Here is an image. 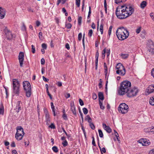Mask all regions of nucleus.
Instances as JSON below:
<instances>
[{
	"label": "nucleus",
	"instance_id": "1",
	"mask_svg": "<svg viewBox=\"0 0 154 154\" xmlns=\"http://www.w3.org/2000/svg\"><path fill=\"white\" fill-rule=\"evenodd\" d=\"M134 11V9L131 5L125 4L116 8V15L118 18L123 19L131 16Z\"/></svg>",
	"mask_w": 154,
	"mask_h": 154
},
{
	"label": "nucleus",
	"instance_id": "2",
	"mask_svg": "<svg viewBox=\"0 0 154 154\" xmlns=\"http://www.w3.org/2000/svg\"><path fill=\"white\" fill-rule=\"evenodd\" d=\"M116 34L118 39L121 40L127 38L129 35L127 29L123 27L118 28L116 31Z\"/></svg>",
	"mask_w": 154,
	"mask_h": 154
},
{
	"label": "nucleus",
	"instance_id": "3",
	"mask_svg": "<svg viewBox=\"0 0 154 154\" xmlns=\"http://www.w3.org/2000/svg\"><path fill=\"white\" fill-rule=\"evenodd\" d=\"M131 87V82L128 81H123L121 84L119 93V95H123L125 94Z\"/></svg>",
	"mask_w": 154,
	"mask_h": 154
},
{
	"label": "nucleus",
	"instance_id": "4",
	"mask_svg": "<svg viewBox=\"0 0 154 154\" xmlns=\"http://www.w3.org/2000/svg\"><path fill=\"white\" fill-rule=\"evenodd\" d=\"M13 92L15 94L18 95L19 94L20 84L17 79H13Z\"/></svg>",
	"mask_w": 154,
	"mask_h": 154
},
{
	"label": "nucleus",
	"instance_id": "5",
	"mask_svg": "<svg viewBox=\"0 0 154 154\" xmlns=\"http://www.w3.org/2000/svg\"><path fill=\"white\" fill-rule=\"evenodd\" d=\"M139 92L138 88L136 87L131 88L126 93L127 97H133L136 96Z\"/></svg>",
	"mask_w": 154,
	"mask_h": 154
},
{
	"label": "nucleus",
	"instance_id": "6",
	"mask_svg": "<svg viewBox=\"0 0 154 154\" xmlns=\"http://www.w3.org/2000/svg\"><path fill=\"white\" fill-rule=\"evenodd\" d=\"M116 69L117 70L116 71V73L121 76H124L125 74V69L121 63H118L116 66Z\"/></svg>",
	"mask_w": 154,
	"mask_h": 154
},
{
	"label": "nucleus",
	"instance_id": "7",
	"mask_svg": "<svg viewBox=\"0 0 154 154\" xmlns=\"http://www.w3.org/2000/svg\"><path fill=\"white\" fill-rule=\"evenodd\" d=\"M129 107L128 105L125 103H121L118 107V110L119 112L122 114H125L127 112L128 110Z\"/></svg>",
	"mask_w": 154,
	"mask_h": 154
},
{
	"label": "nucleus",
	"instance_id": "8",
	"mask_svg": "<svg viewBox=\"0 0 154 154\" xmlns=\"http://www.w3.org/2000/svg\"><path fill=\"white\" fill-rule=\"evenodd\" d=\"M149 44L147 47L148 51L151 53H154V43L152 40H149Z\"/></svg>",
	"mask_w": 154,
	"mask_h": 154
},
{
	"label": "nucleus",
	"instance_id": "9",
	"mask_svg": "<svg viewBox=\"0 0 154 154\" xmlns=\"http://www.w3.org/2000/svg\"><path fill=\"white\" fill-rule=\"evenodd\" d=\"M18 60H19L20 64V67L23 66V62L24 60V55L23 52H20L18 55Z\"/></svg>",
	"mask_w": 154,
	"mask_h": 154
},
{
	"label": "nucleus",
	"instance_id": "10",
	"mask_svg": "<svg viewBox=\"0 0 154 154\" xmlns=\"http://www.w3.org/2000/svg\"><path fill=\"white\" fill-rule=\"evenodd\" d=\"M138 142L144 146H147L150 144L149 140L146 139H141L138 141Z\"/></svg>",
	"mask_w": 154,
	"mask_h": 154
},
{
	"label": "nucleus",
	"instance_id": "11",
	"mask_svg": "<svg viewBox=\"0 0 154 154\" xmlns=\"http://www.w3.org/2000/svg\"><path fill=\"white\" fill-rule=\"evenodd\" d=\"M23 86L25 91L31 90V85L27 81H24L23 82Z\"/></svg>",
	"mask_w": 154,
	"mask_h": 154
},
{
	"label": "nucleus",
	"instance_id": "12",
	"mask_svg": "<svg viewBox=\"0 0 154 154\" xmlns=\"http://www.w3.org/2000/svg\"><path fill=\"white\" fill-rule=\"evenodd\" d=\"M17 132L16 134L24 135V133L23 132V130L21 126H18L17 127Z\"/></svg>",
	"mask_w": 154,
	"mask_h": 154
},
{
	"label": "nucleus",
	"instance_id": "13",
	"mask_svg": "<svg viewBox=\"0 0 154 154\" xmlns=\"http://www.w3.org/2000/svg\"><path fill=\"white\" fill-rule=\"evenodd\" d=\"M70 107L71 110L73 114L74 115H76V109L73 102H71L70 103Z\"/></svg>",
	"mask_w": 154,
	"mask_h": 154
},
{
	"label": "nucleus",
	"instance_id": "14",
	"mask_svg": "<svg viewBox=\"0 0 154 154\" xmlns=\"http://www.w3.org/2000/svg\"><path fill=\"white\" fill-rule=\"evenodd\" d=\"M103 127L104 129L108 133H110L112 131V129L109 126H107L105 123L103 124Z\"/></svg>",
	"mask_w": 154,
	"mask_h": 154
},
{
	"label": "nucleus",
	"instance_id": "15",
	"mask_svg": "<svg viewBox=\"0 0 154 154\" xmlns=\"http://www.w3.org/2000/svg\"><path fill=\"white\" fill-rule=\"evenodd\" d=\"M147 92L149 94H150L154 92V85H150L147 88Z\"/></svg>",
	"mask_w": 154,
	"mask_h": 154
},
{
	"label": "nucleus",
	"instance_id": "16",
	"mask_svg": "<svg viewBox=\"0 0 154 154\" xmlns=\"http://www.w3.org/2000/svg\"><path fill=\"white\" fill-rule=\"evenodd\" d=\"M5 10L0 7V17L1 19H3L5 14Z\"/></svg>",
	"mask_w": 154,
	"mask_h": 154
},
{
	"label": "nucleus",
	"instance_id": "17",
	"mask_svg": "<svg viewBox=\"0 0 154 154\" xmlns=\"http://www.w3.org/2000/svg\"><path fill=\"white\" fill-rule=\"evenodd\" d=\"M21 103V101H18L17 103L16 107L15 109V110L17 113H18L19 112L20 110L21 109V106H20V104Z\"/></svg>",
	"mask_w": 154,
	"mask_h": 154
},
{
	"label": "nucleus",
	"instance_id": "18",
	"mask_svg": "<svg viewBox=\"0 0 154 154\" xmlns=\"http://www.w3.org/2000/svg\"><path fill=\"white\" fill-rule=\"evenodd\" d=\"M45 122L47 125H48L50 122L51 118L49 114L45 115Z\"/></svg>",
	"mask_w": 154,
	"mask_h": 154
},
{
	"label": "nucleus",
	"instance_id": "19",
	"mask_svg": "<svg viewBox=\"0 0 154 154\" xmlns=\"http://www.w3.org/2000/svg\"><path fill=\"white\" fill-rule=\"evenodd\" d=\"M6 35L8 39H11L13 37V35L10 31H8L7 33H6Z\"/></svg>",
	"mask_w": 154,
	"mask_h": 154
},
{
	"label": "nucleus",
	"instance_id": "20",
	"mask_svg": "<svg viewBox=\"0 0 154 154\" xmlns=\"http://www.w3.org/2000/svg\"><path fill=\"white\" fill-rule=\"evenodd\" d=\"M23 135V134H16L15 137L17 140H20L22 139Z\"/></svg>",
	"mask_w": 154,
	"mask_h": 154
},
{
	"label": "nucleus",
	"instance_id": "21",
	"mask_svg": "<svg viewBox=\"0 0 154 154\" xmlns=\"http://www.w3.org/2000/svg\"><path fill=\"white\" fill-rule=\"evenodd\" d=\"M98 97L99 100H103L104 99L103 93L102 92H99L98 93Z\"/></svg>",
	"mask_w": 154,
	"mask_h": 154
},
{
	"label": "nucleus",
	"instance_id": "22",
	"mask_svg": "<svg viewBox=\"0 0 154 154\" xmlns=\"http://www.w3.org/2000/svg\"><path fill=\"white\" fill-rule=\"evenodd\" d=\"M85 120L87 121L89 123H92V119L88 115L85 118Z\"/></svg>",
	"mask_w": 154,
	"mask_h": 154
},
{
	"label": "nucleus",
	"instance_id": "23",
	"mask_svg": "<svg viewBox=\"0 0 154 154\" xmlns=\"http://www.w3.org/2000/svg\"><path fill=\"white\" fill-rule=\"evenodd\" d=\"M51 105L53 115L54 116H56V114L55 111V108L53 102H51Z\"/></svg>",
	"mask_w": 154,
	"mask_h": 154
},
{
	"label": "nucleus",
	"instance_id": "24",
	"mask_svg": "<svg viewBox=\"0 0 154 154\" xmlns=\"http://www.w3.org/2000/svg\"><path fill=\"white\" fill-rule=\"evenodd\" d=\"M120 56L122 57V59H126L128 57L129 54H120Z\"/></svg>",
	"mask_w": 154,
	"mask_h": 154
},
{
	"label": "nucleus",
	"instance_id": "25",
	"mask_svg": "<svg viewBox=\"0 0 154 154\" xmlns=\"http://www.w3.org/2000/svg\"><path fill=\"white\" fill-rule=\"evenodd\" d=\"M146 2L145 1H143L140 4V7L143 8L146 6Z\"/></svg>",
	"mask_w": 154,
	"mask_h": 154
},
{
	"label": "nucleus",
	"instance_id": "26",
	"mask_svg": "<svg viewBox=\"0 0 154 154\" xmlns=\"http://www.w3.org/2000/svg\"><path fill=\"white\" fill-rule=\"evenodd\" d=\"M149 103L150 105H154V96L150 98Z\"/></svg>",
	"mask_w": 154,
	"mask_h": 154
},
{
	"label": "nucleus",
	"instance_id": "27",
	"mask_svg": "<svg viewBox=\"0 0 154 154\" xmlns=\"http://www.w3.org/2000/svg\"><path fill=\"white\" fill-rule=\"evenodd\" d=\"M26 91V96L28 97H30L31 95V90Z\"/></svg>",
	"mask_w": 154,
	"mask_h": 154
},
{
	"label": "nucleus",
	"instance_id": "28",
	"mask_svg": "<svg viewBox=\"0 0 154 154\" xmlns=\"http://www.w3.org/2000/svg\"><path fill=\"white\" fill-rule=\"evenodd\" d=\"M82 17L81 16H78V22L79 25H81L82 23Z\"/></svg>",
	"mask_w": 154,
	"mask_h": 154
},
{
	"label": "nucleus",
	"instance_id": "29",
	"mask_svg": "<svg viewBox=\"0 0 154 154\" xmlns=\"http://www.w3.org/2000/svg\"><path fill=\"white\" fill-rule=\"evenodd\" d=\"M98 144L99 145V147L100 149V150L101 152H103L105 153L106 152V149L105 147H103L102 148H101L100 146H99V143L98 142Z\"/></svg>",
	"mask_w": 154,
	"mask_h": 154
},
{
	"label": "nucleus",
	"instance_id": "30",
	"mask_svg": "<svg viewBox=\"0 0 154 154\" xmlns=\"http://www.w3.org/2000/svg\"><path fill=\"white\" fill-rule=\"evenodd\" d=\"M66 27L68 29H70L72 26V24L69 23H66L65 24Z\"/></svg>",
	"mask_w": 154,
	"mask_h": 154
},
{
	"label": "nucleus",
	"instance_id": "31",
	"mask_svg": "<svg viewBox=\"0 0 154 154\" xmlns=\"http://www.w3.org/2000/svg\"><path fill=\"white\" fill-rule=\"evenodd\" d=\"M126 0H115V3L116 4H119L121 2H124Z\"/></svg>",
	"mask_w": 154,
	"mask_h": 154
},
{
	"label": "nucleus",
	"instance_id": "32",
	"mask_svg": "<svg viewBox=\"0 0 154 154\" xmlns=\"http://www.w3.org/2000/svg\"><path fill=\"white\" fill-rule=\"evenodd\" d=\"M62 144L63 145V146L65 147L68 145V143L67 141L66 140L63 141L62 142Z\"/></svg>",
	"mask_w": 154,
	"mask_h": 154
},
{
	"label": "nucleus",
	"instance_id": "33",
	"mask_svg": "<svg viewBox=\"0 0 154 154\" xmlns=\"http://www.w3.org/2000/svg\"><path fill=\"white\" fill-rule=\"evenodd\" d=\"M98 131L99 135L100 137L101 138L103 137V132H102V131H101V130L100 129H99V130H98Z\"/></svg>",
	"mask_w": 154,
	"mask_h": 154
},
{
	"label": "nucleus",
	"instance_id": "34",
	"mask_svg": "<svg viewBox=\"0 0 154 154\" xmlns=\"http://www.w3.org/2000/svg\"><path fill=\"white\" fill-rule=\"evenodd\" d=\"M104 7L105 8V11L106 13H107V4L106 3V0H104Z\"/></svg>",
	"mask_w": 154,
	"mask_h": 154
},
{
	"label": "nucleus",
	"instance_id": "35",
	"mask_svg": "<svg viewBox=\"0 0 154 154\" xmlns=\"http://www.w3.org/2000/svg\"><path fill=\"white\" fill-rule=\"evenodd\" d=\"M99 103L100 109H104L105 108L104 106H103L102 103L100 100H99Z\"/></svg>",
	"mask_w": 154,
	"mask_h": 154
},
{
	"label": "nucleus",
	"instance_id": "36",
	"mask_svg": "<svg viewBox=\"0 0 154 154\" xmlns=\"http://www.w3.org/2000/svg\"><path fill=\"white\" fill-rule=\"evenodd\" d=\"M103 25L102 24H101L100 27V31L101 32V34H103Z\"/></svg>",
	"mask_w": 154,
	"mask_h": 154
},
{
	"label": "nucleus",
	"instance_id": "37",
	"mask_svg": "<svg viewBox=\"0 0 154 154\" xmlns=\"http://www.w3.org/2000/svg\"><path fill=\"white\" fill-rule=\"evenodd\" d=\"M63 112H64V114H63V115L62 116L64 120H66L67 119H67V116H66V114L65 113V110H63Z\"/></svg>",
	"mask_w": 154,
	"mask_h": 154
},
{
	"label": "nucleus",
	"instance_id": "38",
	"mask_svg": "<svg viewBox=\"0 0 154 154\" xmlns=\"http://www.w3.org/2000/svg\"><path fill=\"white\" fill-rule=\"evenodd\" d=\"M52 149L54 152H58V148L56 146H54L52 147Z\"/></svg>",
	"mask_w": 154,
	"mask_h": 154
},
{
	"label": "nucleus",
	"instance_id": "39",
	"mask_svg": "<svg viewBox=\"0 0 154 154\" xmlns=\"http://www.w3.org/2000/svg\"><path fill=\"white\" fill-rule=\"evenodd\" d=\"M83 112L85 114H86L88 113V109L86 108H84L82 109Z\"/></svg>",
	"mask_w": 154,
	"mask_h": 154
},
{
	"label": "nucleus",
	"instance_id": "40",
	"mask_svg": "<svg viewBox=\"0 0 154 154\" xmlns=\"http://www.w3.org/2000/svg\"><path fill=\"white\" fill-rule=\"evenodd\" d=\"M80 0H76V5L77 6V7H79L80 5Z\"/></svg>",
	"mask_w": 154,
	"mask_h": 154
},
{
	"label": "nucleus",
	"instance_id": "41",
	"mask_svg": "<svg viewBox=\"0 0 154 154\" xmlns=\"http://www.w3.org/2000/svg\"><path fill=\"white\" fill-rule=\"evenodd\" d=\"M89 126L92 129L94 130L95 129V127L93 123H89Z\"/></svg>",
	"mask_w": 154,
	"mask_h": 154
},
{
	"label": "nucleus",
	"instance_id": "42",
	"mask_svg": "<svg viewBox=\"0 0 154 154\" xmlns=\"http://www.w3.org/2000/svg\"><path fill=\"white\" fill-rule=\"evenodd\" d=\"M92 34H93V30L91 29H90L89 30V31L88 33V35L89 36V37H91L92 36Z\"/></svg>",
	"mask_w": 154,
	"mask_h": 154
},
{
	"label": "nucleus",
	"instance_id": "43",
	"mask_svg": "<svg viewBox=\"0 0 154 154\" xmlns=\"http://www.w3.org/2000/svg\"><path fill=\"white\" fill-rule=\"evenodd\" d=\"M4 113V109L3 107L0 108V114L3 115Z\"/></svg>",
	"mask_w": 154,
	"mask_h": 154
},
{
	"label": "nucleus",
	"instance_id": "44",
	"mask_svg": "<svg viewBox=\"0 0 154 154\" xmlns=\"http://www.w3.org/2000/svg\"><path fill=\"white\" fill-rule=\"evenodd\" d=\"M32 52L33 53H35V48L34 46L33 45H32Z\"/></svg>",
	"mask_w": 154,
	"mask_h": 154
},
{
	"label": "nucleus",
	"instance_id": "45",
	"mask_svg": "<svg viewBox=\"0 0 154 154\" xmlns=\"http://www.w3.org/2000/svg\"><path fill=\"white\" fill-rule=\"evenodd\" d=\"M102 79H100L99 83L98 84V86H99V88H101L102 87Z\"/></svg>",
	"mask_w": 154,
	"mask_h": 154
},
{
	"label": "nucleus",
	"instance_id": "46",
	"mask_svg": "<svg viewBox=\"0 0 154 154\" xmlns=\"http://www.w3.org/2000/svg\"><path fill=\"white\" fill-rule=\"evenodd\" d=\"M141 27H138L136 30V32L137 34L139 33L141 31Z\"/></svg>",
	"mask_w": 154,
	"mask_h": 154
},
{
	"label": "nucleus",
	"instance_id": "47",
	"mask_svg": "<svg viewBox=\"0 0 154 154\" xmlns=\"http://www.w3.org/2000/svg\"><path fill=\"white\" fill-rule=\"evenodd\" d=\"M112 26H110L109 27V31H108V34L109 35V36L111 34V31H112Z\"/></svg>",
	"mask_w": 154,
	"mask_h": 154
},
{
	"label": "nucleus",
	"instance_id": "48",
	"mask_svg": "<svg viewBox=\"0 0 154 154\" xmlns=\"http://www.w3.org/2000/svg\"><path fill=\"white\" fill-rule=\"evenodd\" d=\"M98 57H99V53H98V52L97 51V52L96 53V54L95 61H97V62H98Z\"/></svg>",
	"mask_w": 154,
	"mask_h": 154
},
{
	"label": "nucleus",
	"instance_id": "49",
	"mask_svg": "<svg viewBox=\"0 0 154 154\" xmlns=\"http://www.w3.org/2000/svg\"><path fill=\"white\" fill-rule=\"evenodd\" d=\"M46 92H47V94H48V95L50 99H52V96H51V94H50L49 92V91H48V88H47V89L46 90Z\"/></svg>",
	"mask_w": 154,
	"mask_h": 154
},
{
	"label": "nucleus",
	"instance_id": "50",
	"mask_svg": "<svg viewBox=\"0 0 154 154\" xmlns=\"http://www.w3.org/2000/svg\"><path fill=\"white\" fill-rule=\"evenodd\" d=\"M82 33L81 32L79 33L78 34V40L79 41H81L82 38Z\"/></svg>",
	"mask_w": 154,
	"mask_h": 154
},
{
	"label": "nucleus",
	"instance_id": "51",
	"mask_svg": "<svg viewBox=\"0 0 154 154\" xmlns=\"http://www.w3.org/2000/svg\"><path fill=\"white\" fill-rule=\"evenodd\" d=\"M148 129V130H149L150 132H152L153 134H154V126H153L152 128H149Z\"/></svg>",
	"mask_w": 154,
	"mask_h": 154
},
{
	"label": "nucleus",
	"instance_id": "52",
	"mask_svg": "<svg viewBox=\"0 0 154 154\" xmlns=\"http://www.w3.org/2000/svg\"><path fill=\"white\" fill-rule=\"evenodd\" d=\"M39 37L40 39H42V33L41 32L39 33Z\"/></svg>",
	"mask_w": 154,
	"mask_h": 154
},
{
	"label": "nucleus",
	"instance_id": "53",
	"mask_svg": "<svg viewBox=\"0 0 154 154\" xmlns=\"http://www.w3.org/2000/svg\"><path fill=\"white\" fill-rule=\"evenodd\" d=\"M79 103L80 105L81 106H83L84 105V103L82 100L81 99H79Z\"/></svg>",
	"mask_w": 154,
	"mask_h": 154
},
{
	"label": "nucleus",
	"instance_id": "54",
	"mask_svg": "<svg viewBox=\"0 0 154 154\" xmlns=\"http://www.w3.org/2000/svg\"><path fill=\"white\" fill-rule=\"evenodd\" d=\"M92 97L93 99L96 100L97 98V95L95 93H93L92 94Z\"/></svg>",
	"mask_w": 154,
	"mask_h": 154
},
{
	"label": "nucleus",
	"instance_id": "55",
	"mask_svg": "<svg viewBox=\"0 0 154 154\" xmlns=\"http://www.w3.org/2000/svg\"><path fill=\"white\" fill-rule=\"evenodd\" d=\"M49 127L51 129H54L55 128V126L53 123H51V125L49 126Z\"/></svg>",
	"mask_w": 154,
	"mask_h": 154
},
{
	"label": "nucleus",
	"instance_id": "56",
	"mask_svg": "<svg viewBox=\"0 0 154 154\" xmlns=\"http://www.w3.org/2000/svg\"><path fill=\"white\" fill-rule=\"evenodd\" d=\"M47 45L45 43H43L42 44V47L43 49H46L47 48Z\"/></svg>",
	"mask_w": 154,
	"mask_h": 154
},
{
	"label": "nucleus",
	"instance_id": "57",
	"mask_svg": "<svg viewBox=\"0 0 154 154\" xmlns=\"http://www.w3.org/2000/svg\"><path fill=\"white\" fill-rule=\"evenodd\" d=\"M22 29L23 30H26V26L24 24V23L23 24V26L22 28Z\"/></svg>",
	"mask_w": 154,
	"mask_h": 154
},
{
	"label": "nucleus",
	"instance_id": "58",
	"mask_svg": "<svg viewBox=\"0 0 154 154\" xmlns=\"http://www.w3.org/2000/svg\"><path fill=\"white\" fill-rule=\"evenodd\" d=\"M151 75L154 78V68L152 69L151 72Z\"/></svg>",
	"mask_w": 154,
	"mask_h": 154
},
{
	"label": "nucleus",
	"instance_id": "59",
	"mask_svg": "<svg viewBox=\"0 0 154 154\" xmlns=\"http://www.w3.org/2000/svg\"><path fill=\"white\" fill-rule=\"evenodd\" d=\"M27 10L29 12H33L34 11L33 9H32L30 7H29L27 8Z\"/></svg>",
	"mask_w": 154,
	"mask_h": 154
},
{
	"label": "nucleus",
	"instance_id": "60",
	"mask_svg": "<svg viewBox=\"0 0 154 154\" xmlns=\"http://www.w3.org/2000/svg\"><path fill=\"white\" fill-rule=\"evenodd\" d=\"M44 113H45V115H46V114H49V113H48V111L47 109L45 108L44 109Z\"/></svg>",
	"mask_w": 154,
	"mask_h": 154
},
{
	"label": "nucleus",
	"instance_id": "61",
	"mask_svg": "<svg viewBox=\"0 0 154 154\" xmlns=\"http://www.w3.org/2000/svg\"><path fill=\"white\" fill-rule=\"evenodd\" d=\"M11 147H15V144L14 141H13L11 143Z\"/></svg>",
	"mask_w": 154,
	"mask_h": 154
},
{
	"label": "nucleus",
	"instance_id": "62",
	"mask_svg": "<svg viewBox=\"0 0 154 154\" xmlns=\"http://www.w3.org/2000/svg\"><path fill=\"white\" fill-rule=\"evenodd\" d=\"M106 53V49L105 48L102 51V55L104 56V57L105 56V54Z\"/></svg>",
	"mask_w": 154,
	"mask_h": 154
},
{
	"label": "nucleus",
	"instance_id": "63",
	"mask_svg": "<svg viewBox=\"0 0 154 154\" xmlns=\"http://www.w3.org/2000/svg\"><path fill=\"white\" fill-rule=\"evenodd\" d=\"M65 47L68 50H69L70 49V47L69 44L67 43L66 44Z\"/></svg>",
	"mask_w": 154,
	"mask_h": 154
},
{
	"label": "nucleus",
	"instance_id": "64",
	"mask_svg": "<svg viewBox=\"0 0 154 154\" xmlns=\"http://www.w3.org/2000/svg\"><path fill=\"white\" fill-rule=\"evenodd\" d=\"M41 63L42 65H44L45 64V60L44 58H42L41 60Z\"/></svg>",
	"mask_w": 154,
	"mask_h": 154
}]
</instances>
